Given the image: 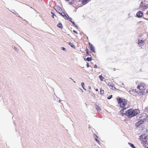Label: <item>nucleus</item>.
I'll return each mask as SVG.
<instances>
[{
    "label": "nucleus",
    "instance_id": "obj_37",
    "mask_svg": "<svg viewBox=\"0 0 148 148\" xmlns=\"http://www.w3.org/2000/svg\"><path fill=\"white\" fill-rule=\"evenodd\" d=\"M95 140H96V141H97V142H98V140H97V138H95Z\"/></svg>",
    "mask_w": 148,
    "mask_h": 148
},
{
    "label": "nucleus",
    "instance_id": "obj_5",
    "mask_svg": "<svg viewBox=\"0 0 148 148\" xmlns=\"http://www.w3.org/2000/svg\"><path fill=\"white\" fill-rule=\"evenodd\" d=\"M144 123V122L143 121H140L136 123V126L139 128H140V127H142Z\"/></svg>",
    "mask_w": 148,
    "mask_h": 148
},
{
    "label": "nucleus",
    "instance_id": "obj_22",
    "mask_svg": "<svg viewBox=\"0 0 148 148\" xmlns=\"http://www.w3.org/2000/svg\"><path fill=\"white\" fill-rule=\"evenodd\" d=\"M99 78L100 79L101 81L103 80V79H104V78L101 75H100L99 76Z\"/></svg>",
    "mask_w": 148,
    "mask_h": 148
},
{
    "label": "nucleus",
    "instance_id": "obj_27",
    "mask_svg": "<svg viewBox=\"0 0 148 148\" xmlns=\"http://www.w3.org/2000/svg\"><path fill=\"white\" fill-rule=\"evenodd\" d=\"M51 14H52V17H53V18H54V16H55V14H54V13H53V12H51Z\"/></svg>",
    "mask_w": 148,
    "mask_h": 148
},
{
    "label": "nucleus",
    "instance_id": "obj_36",
    "mask_svg": "<svg viewBox=\"0 0 148 148\" xmlns=\"http://www.w3.org/2000/svg\"><path fill=\"white\" fill-rule=\"evenodd\" d=\"M69 20L71 22H72V21H71V19H72V18H69Z\"/></svg>",
    "mask_w": 148,
    "mask_h": 148
},
{
    "label": "nucleus",
    "instance_id": "obj_41",
    "mask_svg": "<svg viewBox=\"0 0 148 148\" xmlns=\"http://www.w3.org/2000/svg\"><path fill=\"white\" fill-rule=\"evenodd\" d=\"M95 90H96V91H98V89H95Z\"/></svg>",
    "mask_w": 148,
    "mask_h": 148
},
{
    "label": "nucleus",
    "instance_id": "obj_39",
    "mask_svg": "<svg viewBox=\"0 0 148 148\" xmlns=\"http://www.w3.org/2000/svg\"><path fill=\"white\" fill-rule=\"evenodd\" d=\"M146 93H148V89H147V90H146Z\"/></svg>",
    "mask_w": 148,
    "mask_h": 148
},
{
    "label": "nucleus",
    "instance_id": "obj_40",
    "mask_svg": "<svg viewBox=\"0 0 148 148\" xmlns=\"http://www.w3.org/2000/svg\"><path fill=\"white\" fill-rule=\"evenodd\" d=\"M86 53H87V55H89V54H88V51H86Z\"/></svg>",
    "mask_w": 148,
    "mask_h": 148
},
{
    "label": "nucleus",
    "instance_id": "obj_2",
    "mask_svg": "<svg viewBox=\"0 0 148 148\" xmlns=\"http://www.w3.org/2000/svg\"><path fill=\"white\" fill-rule=\"evenodd\" d=\"M139 8H140L144 9L146 6L145 5V0H140Z\"/></svg>",
    "mask_w": 148,
    "mask_h": 148
},
{
    "label": "nucleus",
    "instance_id": "obj_12",
    "mask_svg": "<svg viewBox=\"0 0 148 148\" xmlns=\"http://www.w3.org/2000/svg\"><path fill=\"white\" fill-rule=\"evenodd\" d=\"M143 13L141 11H139L136 14L137 16L139 18L141 17L143 15Z\"/></svg>",
    "mask_w": 148,
    "mask_h": 148
},
{
    "label": "nucleus",
    "instance_id": "obj_48",
    "mask_svg": "<svg viewBox=\"0 0 148 148\" xmlns=\"http://www.w3.org/2000/svg\"><path fill=\"white\" fill-rule=\"evenodd\" d=\"M88 127L89 128H90V125H89Z\"/></svg>",
    "mask_w": 148,
    "mask_h": 148
},
{
    "label": "nucleus",
    "instance_id": "obj_3",
    "mask_svg": "<svg viewBox=\"0 0 148 148\" xmlns=\"http://www.w3.org/2000/svg\"><path fill=\"white\" fill-rule=\"evenodd\" d=\"M118 103H120V106L122 108L125 107L127 103L125 101L122 100L121 99L118 100Z\"/></svg>",
    "mask_w": 148,
    "mask_h": 148
},
{
    "label": "nucleus",
    "instance_id": "obj_32",
    "mask_svg": "<svg viewBox=\"0 0 148 148\" xmlns=\"http://www.w3.org/2000/svg\"><path fill=\"white\" fill-rule=\"evenodd\" d=\"M13 48V49H14V50H16V51H17V48H16V47H14Z\"/></svg>",
    "mask_w": 148,
    "mask_h": 148
},
{
    "label": "nucleus",
    "instance_id": "obj_31",
    "mask_svg": "<svg viewBox=\"0 0 148 148\" xmlns=\"http://www.w3.org/2000/svg\"><path fill=\"white\" fill-rule=\"evenodd\" d=\"M61 49L62 50H64V51H66V49L64 47H62L61 48Z\"/></svg>",
    "mask_w": 148,
    "mask_h": 148
},
{
    "label": "nucleus",
    "instance_id": "obj_10",
    "mask_svg": "<svg viewBox=\"0 0 148 148\" xmlns=\"http://www.w3.org/2000/svg\"><path fill=\"white\" fill-rule=\"evenodd\" d=\"M89 44L90 47V50L92 51V52L95 53V51L94 47L91 44L90 42L89 43Z\"/></svg>",
    "mask_w": 148,
    "mask_h": 148
},
{
    "label": "nucleus",
    "instance_id": "obj_23",
    "mask_svg": "<svg viewBox=\"0 0 148 148\" xmlns=\"http://www.w3.org/2000/svg\"><path fill=\"white\" fill-rule=\"evenodd\" d=\"M86 59L88 61H90L92 60L91 58L90 57H88Z\"/></svg>",
    "mask_w": 148,
    "mask_h": 148
},
{
    "label": "nucleus",
    "instance_id": "obj_30",
    "mask_svg": "<svg viewBox=\"0 0 148 148\" xmlns=\"http://www.w3.org/2000/svg\"><path fill=\"white\" fill-rule=\"evenodd\" d=\"M84 82H82L81 84V85H82L83 88H84Z\"/></svg>",
    "mask_w": 148,
    "mask_h": 148
},
{
    "label": "nucleus",
    "instance_id": "obj_1",
    "mask_svg": "<svg viewBox=\"0 0 148 148\" xmlns=\"http://www.w3.org/2000/svg\"><path fill=\"white\" fill-rule=\"evenodd\" d=\"M140 111L138 109H136L133 110L130 109L128 110L127 113L128 116L129 118H131L135 116L139 113Z\"/></svg>",
    "mask_w": 148,
    "mask_h": 148
},
{
    "label": "nucleus",
    "instance_id": "obj_6",
    "mask_svg": "<svg viewBox=\"0 0 148 148\" xmlns=\"http://www.w3.org/2000/svg\"><path fill=\"white\" fill-rule=\"evenodd\" d=\"M127 112L128 110H127L126 108L121 109L120 111V113L122 114V115H125L127 116H128Z\"/></svg>",
    "mask_w": 148,
    "mask_h": 148
},
{
    "label": "nucleus",
    "instance_id": "obj_21",
    "mask_svg": "<svg viewBox=\"0 0 148 148\" xmlns=\"http://www.w3.org/2000/svg\"><path fill=\"white\" fill-rule=\"evenodd\" d=\"M129 144L132 147V148H136V147L134 146V145L133 144H132L131 143H129Z\"/></svg>",
    "mask_w": 148,
    "mask_h": 148
},
{
    "label": "nucleus",
    "instance_id": "obj_16",
    "mask_svg": "<svg viewBox=\"0 0 148 148\" xmlns=\"http://www.w3.org/2000/svg\"><path fill=\"white\" fill-rule=\"evenodd\" d=\"M10 11L14 14L15 15H16V16H18V14L14 10H11Z\"/></svg>",
    "mask_w": 148,
    "mask_h": 148
},
{
    "label": "nucleus",
    "instance_id": "obj_24",
    "mask_svg": "<svg viewBox=\"0 0 148 148\" xmlns=\"http://www.w3.org/2000/svg\"><path fill=\"white\" fill-rule=\"evenodd\" d=\"M96 109L97 110V111L98 112H99L101 110V109L99 107H97L96 108Z\"/></svg>",
    "mask_w": 148,
    "mask_h": 148
},
{
    "label": "nucleus",
    "instance_id": "obj_7",
    "mask_svg": "<svg viewBox=\"0 0 148 148\" xmlns=\"http://www.w3.org/2000/svg\"><path fill=\"white\" fill-rule=\"evenodd\" d=\"M137 88L139 89L140 90V92H143V91L146 88V86H137Z\"/></svg>",
    "mask_w": 148,
    "mask_h": 148
},
{
    "label": "nucleus",
    "instance_id": "obj_28",
    "mask_svg": "<svg viewBox=\"0 0 148 148\" xmlns=\"http://www.w3.org/2000/svg\"><path fill=\"white\" fill-rule=\"evenodd\" d=\"M63 13H64L63 12H62V11L61 12V13H60L61 15H62V16H63V17L64 16V14H63Z\"/></svg>",
    "mask_w": 148,
    "mask_h": 148
},
{
    "label": "nucleus",
    "instance_id": "obj_4",
    "mask_svg": "<svg viewBox=\"0 0 148 148\" xmlns=\"http://www.w3.org/2000/svg\"><path fill=\"white\" fill-rule=\"evenodd\" d=\"M147 137L145 135H142L140 136V139L141 141H142V142H141V143H144L145 142H147Z\"/></svg>",
    "mask_w": 148,
    "mask_h": 148
},
{
    "label": "nucleus",
    "instance_id": "obj_13",
    "mask_svg": "<svg viewBox=\"0 0 148 148\" xmlns=\"http://www.w3.org/2000/svg\"><path fill=\"white\" fill-rule=\"evenodd\" d=\"M129 92L130 94H134L135 92H136V90H130V91H129Z\"/></svg>",
    "mask_w": 148,
    "mask_h": 148
},
{
    "label": "nucleus",
    "instance_id": "obj_47",
    "mask_svg": "<svg viewBox=\"0 0 148 148\" xmlns=\"http://www.w3.org/2000/svg\"><path fill=\"white\" fill-rule=\"evenodd\" d=\"M89 88L90 89L91 88V87H90V86H89Z\"/></svg>",
    "mask_w": 148,
    "mask_h": 148
},
{
    "label": "nucleus",
    "instance_id": "obj_25",
    "mask_svg": "<svg viewBox=\"0 0 148 148\" xmlns=\"http://www.w3.org/2000/svg\"><path fill=\"white\" fill-rule=\"evenodd\" d=\"M97 147V146L96 145L94 144L92 146V148H95V147Z\"/></svg>",
    "mask_w": 148,
    "mask_h": 148
},
{
    "label": "nucleus",
    "instance_id": "obj_29",
    "mask_svg": "<svg viewBox=\"0 0 148 148\" xmlns=\"http://www.w3.org/2000/svg\"><path fill=\"white\" fill-rule=\"evenodd\" d=\"M112 97V95H111L110 96H109L108 97V99H111V98Z\"/></svg>",
    "mask_w": 148,
    "mask_h": 148
},
{
    "label": "nucleus",
    "instance_id": "obj_49",
    "mask_svg": "<svg viewBox=\"0 0 148 148\" xmlns=\"http://www.w3.org/2000/svg\"><path fill=\"white\" fill-rule=\"evenodd\" d=\"M88 50V49H86V51H87V50Z\"/></svg>",
    "mask_w": 148,
    "mask_h": 148
},
{
    "label": "nucleus",
    "instance_id": "obj_18",
    "mask_svg": "<svg viewBox=\"0 0 148 148\" xmlns=\"http://www.w3.org/2000/svg\"><path fill=\"white\" fill-rule=\"evenodd\" d=\"M57 26L59 28H62L63 27V26L62 24L61 23H59L57 25Z\"/></svg>",
    "mask_w": 148,
    "mask_h": 148
},
{
    "label": "nucleus",
    "instance_id": "obj_11",
    "mask_svg": "<svg viewBox=\"0 0 148 148\" xmlns=\"http://www.w3.org/2000/svg\"><path fill=\"white\" fill-rule=\"evenodd\" d=\"M108 85L111 89L112 90H114L115 89L114 85L112 83L109 82L108 83Z\"/></svg>",
    "mask_w": 148,
    "mask_h": 148
},
{
    "label": "nucleus",
    "instance_id": "obj_17",
    "mask_svg": "<svg viewBox=\"0 0 148 148\" xmlns=\"http://www.w3.org/2000/svg\"><path fill=\"white\" fill-rule=\"evenodd\" d=\"M88 0H83L82 3L84 4H85L88 2Z\"/></svg>",
    "mask_w": 148,
    "mask_h": 148
},
{
    "label": "nucleus",
    "instance_id": "obj_19",
    "mask_svg": "<svg viewBox=\"0 0 148 148\" xmlns=\"http://www.w3.org/2000/svg\"><path fill=\"white\" fill-rule=\"evenodd\" d=\"M69 45L72 48H75V47L74 45L72 43L69 42Z\"/></svg>",
    "mask_w": 148,
    "mask_h": 148
},
{
    "label": "nucleus",
    "instance_id": "obj_34",
    "mask_svg": "<svg viewBox=\"0 0 148 148\" xmlns=\"http://www.w3.org/2000/svg\"><path fill=\"white\" fill-rule=\"evenodd\" d=\"M86 66H87V67L88 68L89 67V66H90L89 65V64H88V63H87V64L86 65Z\"/></svg>",
    "mask_w": 148,
    "mask_h": 148
},
{
    "label": "nucleus",
    "instance_id": "obj_14",
    "mask_svg": "<svg viewBox=\"0 0 148 148\" xmlns=\"http://www.w3.org/2000/svg\"><path fill=\"white\" fill-rule=\"evenodd\" d=\"M143 145V147L145 148H148V143H142Z\"/></svg>",
    "mask_w": 148,
    "mask_h": 148
},
{
    "label": "nucleus",
    "instance_id": "obj_26",
    "mask_svg": "<svg viewBox=\"0 0 148 148\" xmlns=\"http://www.w3.org/2000/svg\"><path fill=\"white\" fill-rule=\"evenodd\" d=\"M72 23H73V24L75 26V27H76L77 28V26L75 25V23L74 22H72Z\"/></svg>",
    "mask_w": 148,
    "mask_h": 148
},
{
    "label": "nucleus",
    "instance_id": "obj_42",
    "mask_svg": "<svg viewBox=\"0 0 148 148\" xmlns=\"http://www.w3.org/2000/svg\"><path fill=\"white\" fill-rule=\"evenodd\" d=\"M142 116H141V117H140H140H139V118H141V120H142V119H143V118H142Z\"/></svg>",
    "mask_w": 148,
    "mask_h": 148
},
{
    "label": "nucleus",
    "instance_id": "obj_20",
    "mask_svg": "<svg viewBox=\"0 0 148 148\" xmlns=\"http://www.w3.org/2000/svg\"><path fill=\"white\" fill-rule=\"evenodd\" d=\"M100 93L101 94L103 95L104 94V91L103 89H102V88H101L100 89Z\"/></svg>",
    "mask_w": 148,
    "mask_h": 148
},
{
    "label": "nucleus",
    "instance_id": "obj_9",
    "mask_svg": "<svg viewBox=\"0 0 148 148\" xmlns=\"http://www.w3.org/2000/svg\"><path fill=\"white\" fill-rule=\"evenodd\" d=\"M145 43V41L144 40L138 39V44L139 47H141L143 46Z\"/></svg>",
    "mask_w": 148,
    "mask_h": 148
},
{
    "label": "nucleus",
    "instance_id": "obj_35",
    "mask_svg": "<svg viewBox=\"0 0 148 148\" xmlns=\"http://www.w3.org/2000/svg\"><path fill=\"white\" fill-rule=\"evenodd\" d=\"M73 32L75 33H76V34H78L77 32L76 31H75V30H73Z\"/></svg>",
    "mask_w": 148,
    "mask_h": 148
},
{
    "label": "nucleus",
    "instance_id": "obj_45",
    "mask_svg": "<svg viewBox=\"0 0 148 148\" xmlns=\"http://www.w3.org/2000/svg\"><path fill=\"white\" fill-rule=\"evenodd\" d=\"M59 102L60 103L61 102V100H59Z\"/></svg>",
    "mask_w": 148,
    "mask_h": 148
},
{
    "label": "nucleus",
    "instance_id": "obj_46",
    "mask_svg": "<svg viewBox=\"0 0 148 148\" xmlns=\"http://www.w3.org/2000/svg\"><path fill=\"white\" fill-rule=\"evenodd\" d=\"M94 136H95L97 138V136L95 134Z\"/></svg>",
    "mask_w": 148,
    "mask_h": 148
},
{
    "label": "nucleus",
    "instance_id": "obj_43",
    "mask_svg": "<svg viewBox=\"0 0 148 148\" xmlns=\"http://www.w3.org/2000/svg\"><path fill=\"white\" fill-rule=\"evenodd\" d=\"M83 88L85 90H86V89L84 88H84Z\"/></svg>",
    "mask_w": 148,
    "mask_h": 148
},
{
    "label": "nucleus",
    "instance_id": "obj_38",
    "mask_svg": "<svg viewBox=\"0 0 148 148\" xmlns=\"http://www.w3.org/2000/svg\"><path fill=\"white\" fill-rule=\"evenodd\" d=\"M146 14L148 15V10L146 12Z\"/></svg>",
    "mask_w": 148,
    "mask_h": 148
},
{
    "label": "nucleus",
    "instance_id": "obj_44",
    "mask_svg": "<svg viewBox=\"0 0 148 148\" xmlns=\"http://www.w3.org/2000/svg\"><path fill=\"white\" fill-rule=\"evenodd\" d=\"M69 0H65V1H69Z\"/></svg>",
    "mask_w": 148,
    "mask_h": 148
},
{
    "label": "nucleus",
    "instance_id": "obj_8",
    "mask_svg": "<svg viewBox=\"0 0 148 148\" xmlns=\"http://www.w3.org/2000/svg\"><path fill=\"white\" fill-rule=\"evenodd\" d=\"M54 8L59 14L62 11V9L59 6L56 5L54 7Z\"/></svg>",
    "mask_w": 148,
    "mask_h": 148
},
{
    "label": "nucleus",
    "instance_id": "obj_33",
    "mask_svg": "<svg viewBox=\"0 0 148 148\" xmlns=\"http://www.w3.org/2000/svg\"><path fill=\"white\" fill-rule=\"evenodd\" d=\"M97 65L95 64V66H94V67L95 68H97Z\"/></svg>",
    "mask_w": 148,
    "mask_h": 148
},
{
    "label": "nucleus",
    "instance_id": "obj_15",
    "mask_svg": "<svg viewBox=\"0 0 148 148\" xmlns=\"http://www.w3.org/2000/svg\"><path fill=\"white\" fill-rule=\"evenodd\" d=\"M63 13L64 15V18L66 19H69V16L67 14H65L64 13Z\"/></svg>",
    "mask_w": 148,
    "mask_h": 148
}]
</instances>
